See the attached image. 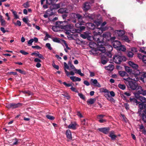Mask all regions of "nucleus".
I'll return each mask as SVG.
<instances>
[{
  "label": "nucleus",
  "instance_id": "nucleus-19",
  "mask_svg": "<svg viewBox=\"0 0 146 146\" xmlns=\"http://www.w3.org/2000/svg\"><path fill=\"white\" fill-rule=\"evenodd\" d=\"M128 63L130 66H131L134 69H135L136 70L138 68V65L135 64L131 61H129Z\"/></svg>",
  "mask_w": 146,
  "mask_h": 146
},
{
  "label": "nucleus",
  "instance_id": "nucleus-61",
  "mask_svg": "<svg viewBox=\"0 0 146 146\" xmlns=\"http://www.w3.org/2000/svg\"><path fill=\"white\" fill-rule=\"evenodd\" d=\"M23 92L24 93V94H27L29 95H31L32 94V93L29 91H24Z\"/></svg>",
  "mask_w": 146,
  "mask_h": 146
},
{
  "label": "nucleus",
  "instance_id": "nucleus-10",
  "mask_svg": "<svg viewBox=\"0 0 146 146\" xmlns=\"http://www.w3.org/2000/svg\"><path fill=\"white\" fill-rule=\"evenodd\" d=\"M135 90H137V91L136 93L134 94L135 97L136 98H139V94H142L143 90L142 89V87L140 86L137 87V88Z\"/></svg>",
  "mask_w": 146,
  "mask_h": 146
},
{
  "label": "nucleus",
  "instance_id": "nucleus-16",
  "mask_svg": "<svg viewBox=\"0 0 146 146\" xmlns=\"http://www.w3.org/2000/svg\"><path fill=\"white\" fill-rule=\"evenodd\" d=\"M112 43L113 47L114 48H116L117 50L118 48V47H119L121 44L120 42L117 40H115L113 41Z\"/></svg>",
  "mask_w": 146,
  "mask_h": 146
},
{
  "label": "nucleus",
  "instance_id": "nucleus-37",
  "mask_svg": "<svg viewBox=\"0 0 146 146\" xmlns=\"http://www.w3.org/2000/svg\"><path fill=\"white\" fill-rule=\"evenodd\" d=\"M130 102L133 103L134 104L135 103L137 105L138 102L137 100L135 98H130Z\"/></svg>",
  "mask_w": 146,
  "mask_h": 146
},
{
  "label": "nucleus",
  "instance_id": "nucleus-29",
  "mask_svg": "<svg viewBox=\"0 0 146 146\" xmlns=\"http://www.w3.org/2000/svg\"><path fill=\"white\" fill-rule=\"evenodd\" d=\"M96 100V99L95 98L92 99L91 98L88 100L87 101V103L88 104H93Z\"/></svg>",
  "mask_w": 146,
  "mask_h": 146
},
{
  "label": "nucleus",
  "instance_id": "nucleus-22",
  "mask_svg": "<svg viewBox=\"0 0 146 146\" xmlns=\"http://www.w3.org/2000/svg\"><path fill=\"white\" fill-rule=\"evenodd\" d=\"M90 8V3L88 2L85 3L84 5L83 9L85 10H87Z\"/></svg>",
  "mask_w": 146,
  "mask_h": 146
},
{
  "label": "nucleus",
  "instance_id": "nucleus-2",
  "mask_svg": "<svg viewBox=\"0 0 146 146\" xmlns=\"http://www.w3.org/2000/svg\"><path fill=\"white\" fill-rule=\"evenodd\" d=\"M67 24V21H58L56 23V26L59 28L64 27V29H65L67 31L66 33H73L75 31L74 30V26L72 24H69L68 25H64L63 23Z\"/></svg>",
  "mask_w": 146,
  "mask_h": 146
},
{
  "label": "nucleus",
  "instance_id": "nucleus-3",
  "mask_svg": "<svg viewBox=\"0 0 146 146\" xmlns=\"http://www.w3.org/2000/svg\"><path fill=\"white\" fill-rule=\"evenodd\" d=\"M102 92L104 93V96L107 100L111 102H115V100L112 97L115 96V94L113 91L110 92L107 89H104Z\"/></svg>",
  "mask_w": 146,
  "mask_h": 146
},
{
  "label": "nucleus",
  "instance_id": "nucleus-64",
  "mask_svg": "<svg viewBox=\"0 0 146 146\" xmlns=\"http://www.w3.org/2000/svg\"><path fill=\"white\" fill-rule=\"evenodd\" d=\"M142 60L144 63H146V56H143Z\"/></svg>",
  "mask_w": 146,
  "mask_h": 146
},
{
  "label": "nucleus",
  "instance_id": "nucleus-26",
  "mask_svg": "<svg viewBox=\"0 0 146 146\" xmlns=\"http://www.w3.org/2000/svg\"><path fill=\"white\" fill-rule=\"evenodd\" d=\"M121 38L122 40L126 42H129L130 41L128 37L125 35L121 37Z\"/></svg>",
  "mask_w": 146,
  "mask_h": 146
},
{
  "label": "nucleus",
  "instance_id": "nucleus-9",
  "mask_svg": "<svg viewBox=\"0 0 146 146\" xmlns=\"http://www.w3.org/2000/svg\"><path fill=\"white\" fill-rule=\"evenodd\" d=\"M125 81H129L133 80L135 81H137L139 80V78L138 76L135 75L133 73H131L130 76L126 78H124Z\"/></svg>",
  "mask_w": 146,
  "mask_h": 146
},
{
  "label": "nucleus",
  "instance_id": "nucleus-50",
  "mask_svg": "<svg viewBox=\"0 0 146 146\" xmlns=\"http://www.w3.org/2000/svg\"><path fill=\"white\" fill-rule=\"evenodd\" d=\"M78 96H79L80 98L84 100L85 99V96L81 93H78Z\"/></svg>",
  "mask_w": 146,
  "mask_h": 146
},
{
  "label": "nucleus",
  "instance_id": "nucleus-54",
  "mask_svg": "<svg viewBox=\"0 0 146 146\" xmlns=\"http://www.w3.org/2000/svg\"><path fill=\"white\" fill-rule=\"evenodd\" d=\"M146 115H143L142 116V119L144 122H146V112L145 113Z\"/></svg>",
  "mask_w": 146,
  "mask_h": 146
},
{
  "label": "nucleus",
  "instance_id": "nucleus-53",
  "mask_svg": "<svg viewBox=\"0 0 146 146\" xmlns=\"http://www.w3.org/2000/svg\"><path fill=\"white\" fill-rule=\"evenodd\" d=\"M23 21L24 22H25L26 24L27 23H28V21H29V20L28 18L25 17H24L23 18Z\"/></svg>",
  "mask_w": 146,
  "mask_h": 146
},
{
  "label": "nucleus",
  "instance_id": "nucleus-7",
  "mask_svg": "<svg viewBox=\"0 0 146 146\" xmlns=\"http://www.w3.org/2000/svg\"><path fill=\"white\" fill-rule=\"evenodd\" d=\"M106 48L107 49V50L108 52V53L106 52V51L105 52L103 53L102 52H100V54L101 55V56H103L105 55V56H104V58L107 59V58L106 57H105V56H107L109 57H111V54L110 53V52L112 51L113 50V48L110 45H107L106 46Z\"/></svg>",
  "mask_w": 146,
  "mask_h": 146
},
{
  "label": "nucleus",
  "instance_id": "nucleus-39",
  "mask_svg": "<svg viewBox=\"0 0 146 146\" xmlns=\"http://www.w3.org/2000/svg\"><path fill=\"white\" fill-rule=\"evenodd\" d=\"M84 15L85 17H88L90 19H94V16L93 15H90L88 14L87 15L86 13H85V14H84Z\"/></svg>",
  "mask_w": 146,
  "mask_h": 146
},
{
  "label": "nucleus",
  "instance_id": "nucleus-5",
  "mask_svg": "<svg viewBox=\"0 0 146 146\" xmlns=\"http://www.w3.org/2000/svg\"><path fill=\"white\" fill-rule=\"evenodd\" d=\"M126 59L125 56L119 55H115L113 58V61L117 64L120 63L122 61H125Z\"/></svg>",
  "mask_w": 146,
  "mask_h": 146
},
{
  "label": "nucleus",
  "instance_id": "nucleus-51",
  "mask_svg": "<svg viewBox=\"0 0 146 146\" xmlns=\"http://www.w3.org/2000/svg\"><path fill=\"white\" fill-rule=\"evenodd\" d=\"M70 89L72 91L74 92H75L76 93H78V92L77 90L74 87H71L70 88Z\"/></svg>",
  "mask_w": 146,
  "mask_h": 146
},
{
  "label": "nucleus",
  "instance_id": "nucleus-12",
  "mask_svg": "<svg viewBox=\"0 0 146 146\" xmlns=\"http://www.w3.org/2000/svg\"><path fill=\"white\" fill-rule=\"evenodd\" d=\"M111 36V34L110 33V32H107L104 33L103 36H100V38H99L100 40H101V39H102L103 41H104L102 40L103 38H105L107 40H110Z\"/></svg>",
  "mask_w": 146,
  "mask_h": 146
},
{
  "label": "nucleus",
  "instance_id": "nucleus-15",
  "mask_svg": "<svg viewBox=\"0 0 146 146\" xmlns=\"http://www.w3.org/2000/svg\"><path fill=\"white\" fill-rule=\"evenodd\" d=\"M115 35L121 37L124 34V33L122 30H116L114 31Z\"/></svg>",
  "mask_w": 146,
  "mask_h": 146
},
{
  "label": "nucleus",
  "instance_id": "nucleus-11",
  "mask_svg": "<svg viewBox=\"0 0 146 146\" xmlns=\"http://www.w3.org/2000/svg\"><path fill=\"white\" fill-rule=\"evenodd\" d=\"M90 83L91 85H92L95 87H98L99 88H100L101 87L100 84L98 82L96 79H91Z\"/></svg>",
  "mask_w": 146,
  "mask_h": 146
},
{
  "label": "nucleus",
  "instance_id": "nucleus-30",
  "mask_svg": "<svg viewBox=\"0 0 146 146\" xmlns=\"http://www.w3.org/2000/svg\"><path fill=\"white\" fill-rule=\"evenodd\" d=\"M58 0H46V3L48 5L56 3Z\"/></svg>",
  "mask_w": 146,
  "mask_h": 146
},
{
  "label": "nucleus",
  "instance_id": "nucleus-60",
  "mask_svg": "<svg viewBox=\"0 0 146 146\" xmlns=\"http://www.w3.org/2000/svg\"><path fill=\"white\" fill-rule=\"evenodd\" d=\"M32 47L33 48H36L37 49H40L41 48L38 46L37 45L36 46H32Z\"/></svg>",
  "mask_w": 146,
  "mask_h": 146
},
{
  "label": "nucleus",
  "instance_id": "nucleus-20",
  "mask_svg": "<svg viewBox=\"0 0 146 146\" xmlns=\"http://www.w3.org/2000/svg\"><path fill=\"white\" fill-rule=\"evenodd\" d=\"M114 68V66L112 64H110L107 66L105 67V69L110 71H112Z\"/></svg>",
  "mask_w": 146,
  "mask_h": 146
},
{
  "label": "nucleus",
  "instance_id": "nucleus-59",
  "mask_svg": "<svg viewBox=\"0 0 146 146\" xmlns=\"http://www.w3.org/2000/svg\"><path fill=\"white\" fill-rule=\"evenodd\" d=\"M82 41L78 39H77L76 40V42L78 44H81L82 43Z\"/></svg>",
  "mask_w": 146,
  "mask_h": 146
},
{
  "label": "nucleus",
  "instance_id": "nucleus-24",
  "mask_svg": "<svg viewBox=\"0 0 146 146\" xmlns=\"http://www.w3.org/2000/svg\"><path fill=\"white\" fill-rule=\"evenodd\" d=\"M109 136L113 140H114L117 137V136L114 134V132L113 131H111L110 133Z\"/></svg>",
  "mask_w": 146,
  "mask_h": 146
},
{
  "label": "nucleus",
  "instance_id": "nucleus-63",
  "mask_svg": "<svg viewBox=\"0 0 146 146\" xmlns=\"http://www.w3.org/2000/svg\"><path fill=\"white\" fill-rule=\"evenodd\" d=\"M33 42V39H30L28 42V44L29 45H31L32 44V43Z\"/></svg>",
  "mask_w": 146,
  "mask_h": 146
},
{
  "label": "nucleus",
  "instance_id": "nucleus-48",
  "mask_svg": "<svg viewBox=\"0 0 146 146\" xmlns=\"http://www.w3.org/2000/svg\"><path fill=\"white\" fill-rule=\"evenodd\" d=\"M23 6L24 7L27 8L29 7V4L28 2H27L23 4Z\"/></svg>",
  "mask_w": 146,
  "mask_h": 146
},
{
  "label": "nucleus",
  "instance_id": "nucleus-47",
  "mask_svg": "<svg viewBox=\"0 0 146 146\" xmlns=\"http://www.w3.org/2000/svg\"><path fill=\"white\" fill-rule=\"evenodd\" d=\"M127 55L129 57H132L133 55V54L132 52L130 51L128 52Z\"/></svg>",
  "mask_w": 146,
  "mask_h": 146
},
{
  "label": "nucleus",
  "instance_id": "nucleus-34",
  "mask_svg": "<svg viewBox=\"0 0 146 146\" xmlns=\"http://www.w3.org/2000/svg\"><path fill=\"white\" fill-rule=\"evenodd\" d=\"M119 73L120 76L122 77L127 76V73L125 72L120 71Z\"/></svg>",
  "mask_w": 146,
  "mask_h": 146
},
{
  "label": "nucleus",
  "instance_id": "nucleus-1",
  "mask_svg": "<svg viewBox=\"0 0 146 146\" xmlns=\"http://www.w3.org/2000/svg\"><path fill=\"white\" fill-rule=\"evenodd\" d=\"M96 40L97 44L93 42H90L89 44V46L92 49L91 52L92 54H96L97 53H99L100 52H102L103 53L105 52L106 48L104 46L103 41L101 39L100 40L99 38H97Z\"/></svg>",
  "mask_w": 146,
  "mask_h": 146
},
{
  "label": "nucleus",
  "instance_id": "nucleus-27",
  "mask_svg": "<svg viewBox=\"0 0 146 146\" xmlns=\"http://www.w3.org/2000/svg\"><path fill=\"white\" fill-rule=\"evenodd\" d=\"M137 104L138 105L140 109V111H141L145 107V106L143 105V103L138 102Z\"/></svg>",
  "mask_w": 146,
  "mask_h": 146
},
{
  "label": "nucleus",
  "instance_id": "nucleus-46",
  "mask_svg": "<svg viewBox=\"0 0 146 146\" xmlns=\"http://www.w3.org/2000/svg\"><path fill=\"white\" fill-rule=\"evenodd\" d=\"M46 46L47 47L49 50H51L52 49V48L51 46V45L49 43H47L46 44Z\"/></svg>",
  "mask_w": 146,
  "mask_h": 146
},
{
  "label": "nucleus",
  "instance_id": "nucleus-36",
  "mask_svg": "<svg viewBox=\"0 0 146 146\" xmlns=\"http://www.w3.org/2000/svg\"><path fill=\"white\" fill-rule=\"evenodd\" d=\"M146 50V47H142L140 48V51L146 54V51H145Z\"/></svg>",
  "mask_w": 146,
  "mask_h": 146
},
{
  "label": "nucleus",
  "instance_id": "nucleus-32",
  "mask_svg": "<svg viewBox=\"0 0 146 146\" xmlns=\"http://www.w3.org/2000/svg\"><path fill=\"white\" fill-rule=\"evenodd\" d=\"M11 11L14 16L15 19H19V16L17 14V13L16 11H13V10H11Z\"/></svg>",
  "mask_w": 146,
  "mask_h": 146
},
{
  "label": "nucleus",
  "instance_id": "nucleus-13",
  "mask_svg": "<svg viewBox=\"0 0 146 146\" xmlns=\"http://www.w3.org/2000/svg\"><path fill=\"white\" fill-rule=\"evenodd\" d=\"M21 104H7L6 106L8 108H15L18 107Z\"/></svg>",
  "mask_w": 146,
  "mask_h": 146
},
{
  "label": "nucleus",
  "instance_id": "nucleus-49",
  "mask_svg": "<svg viewBox=\"0 0 146 146\" xmlns=\"http://www.w3.org/2000/svg\"><path fill=\"white\" fill-rule=\"evenodd\" d=\"M64 63L65 70H66V69L68 70L69 69V66L67 63L65 62H64Z\"/></svg>",
  "mask_w": 146,
  "mask_h": 146
},
{
  "label": "nucleus",
  "instance_id": "nucleus-17",
  "mask_svg": "<svg viewBox=\"0 0 146 146\" xmlns=\"http://www.w3.org/2000/svg\"><path fill=\"white\" fill-rule=\"evenodd\" d=\"M77 125L76 122H71L68 125V127L69 129L75 130L76 129V126Z\"/></svg>",
  "mask_w": 146,
  "mask_h": 146
},
{
  "label": "nucleus",
  "instance_id": "nucleus-58",
  "mask_svg": "<svg viewBox=\"0 0 146 146\" xmlns=\"http://www.w3.org/2000/svg\"><path fill=\"white\" fill-rule=\"evenodd\" d=\"M80 36L84 39H85L87 38V35H85L84 34H80Z\"/></svg>",
  "mask_w": 146,
  "mask_h": 146
},
{
  "label": "nucleus",
  "instance_id": "nucleus-6",
  "mask_svg": "<svg viewBox=\"0 0 146 146\" xmlns=\"http://www.w3.org/2000/svg\"><path fill=\"white\" fill-rule=\"evenodd\" d=\"M94 30L93 31V32L94 35V38L95 39V37L97 35H100L102 33L103 31L106 30L107 29L106 28H102L100 27V28H94Z\"/></svg>",
  "mask_w": 146,
  "mask_h": 146
},
{
  "label": "nucleus",
  "instance_id": "nucleus-62",
  "mask_svg": "<svg viewBox=\"0 0 146 146\" xmlns=\"http://www.w3.org/2000/svg\"><path fill=\"white\" fill-rule=\"evenodd\" d=\"M52 66L57 70L59 69V66L58 65H56L54 63H53L52 64Z\"/></svg>",
  "mask_w": 146,
  "mask_h": 146
},
{
  "label": "nucleus",
  "instance_id": "nucleus-56",
  "mask_svg": "<svg viewBox=\"0 0 146 146\" xmlns=\"http://www.w3.org/2000/svg\"><path fill=\"white\" fill-rule=\"evenodd\" d=\"M63 84L66 87H69L70 86H72L71 84H67L66 82H64L63 83Z\"/></svg>",
  "mask_w": 146,
  "mask_h": 146
},
{
  "label": "nucleus",
  "instance_id": "nucleus-42",
  "mask_svg": "<svg viewBox=\"0 0 146 146\" xmlns=\"http://www.w3.org/2000/svg\"><path fill=\"white\" fill-rule=\"evenodd\" d=\"M46 117L47 119L50 120H53L55 118L54 117L48 115H46Z\"/></svg>",
  "mask_w": 146,
  "mask_h": 146
},
{
  "label": "nucleus",
  "instance_id": "nucleus-45",
  "mask_svg": "<svg viewBox=\"0 0 146 146\" xmlns=\"http://www.w3.org/2000/svg\"><path fill=\"white\" fill-rule=\"evenodd\" d=\"M52 40L55 42L60 43V40L57 38H54L52 39Z\"/></svg>",
  "mask_w": 146,
  "mask_h": 146
},
{
  "label": "nucleus",
  "instance_id": "nucleus-23",
  "mask_svg": "<svg viewBox=\"0 0 146 146\" xmlns=\"http://www.w3.org/2000/svg\"><path fill=\"white\" fill-rule=\"evenodd\" d=\"M58 12L59 13H68V10L66 8H61L58 10Z\"/></svg>",
  "mask_w": 146,
  "mask_h": 146
},
{
  "label": "nucleus",
  "instance_id": "nucleus-18",
  "mask_svg": "<svg viewBox=\"0 0 146 146\" xmlns=\"http://www.w3.org/2000/svg\"><path fill=\"white\" fill-rule=\"evenodd\" d=\"M86 26L89 29L93 30L95 27V26L93 23H89L86 24Z\"/></svg>",
  "mask_w": 146,
  "mask_h": 146
},
{
  "label": "nucleus",
  "instance_id": "nucleus-43",
  "mask_svg": "<svg viewBox=\"0 0 146 146\" xmlns=\"http://www.w3.org/2000/svg\"><path fill=\"white\" fill-rule=\"evenodd\" d=\"M62 96H63L64 97L66 98L68 100H69L70 98V97L69 96L67 93H65L64 94H62Z\"/></svg>",
  "mask_w": 146,
  "mask_h": 146
},
{
  "label": "nucleus",
  "instance_id": "nucleus-35",
  "mask_svg": "<svg viewBox=\"0 0 146 146\" xmlns=\"http://www.w3.org/2000/svg\"><path fill=\"white\" fill-rule=\"evenodd\" d=\"M141 72H140L139 70H136L135 72H134L133 73L135 75H136V76H138L139 75L141 76Z\"/></svg>",
  "mask_w": 146,
  "mask_h": 146
},
{
  "label": "nucleus",
  "instance_id": "nucleus-21",
  "mask_svg": "<svg viewBox=\"0 0 146 146\" xmlns=\"http://www.w3.org/2000/svg\"><path fill=\"white\" fill-rule=\"evenodd\" d=\"M66 137L68 139L71 140L72 139L71 133L70 131L69 130H67L66 132Z\"/></svg>",
  "mask_w": 146,
  "mask_h": 146
},
{
  "label": "nucleus",
  "instance_id": "nucleus-28",
  "mask_svg": "<svg viewBox=\"0 0 146 146\" xmlns=\"http://www.w3.org/2000/svg\"><path fill=\"white\" fill-rule=\"evenodd\" d=\"M74 71L75 72V73L78 74L81 76H84V74L81 73V70L80 69H75Z\"/></svg>",
  "mask_w": 146,
  "mask_h": 146
},
{
  "label": "nucleus",
  "instance_id": "nucleus-14",
  "mask_svg": "<svg viewBox=\"0 0 146 146\" xmlns=\"http://www.w3.org/2000/svg\"><path fill=\"white\" fill-rule=\"evenodd\" d=\"M98 130L105 134H108L110 128L109 127H103L98 129Z\"/></svg>",
  "mask_w": 146,
  "mask_h": 146
},
{
  "label": "nucleus",
  "instance_id": "nucleus-31",
  "mask_svg": "<svg viewBox=\"0 0 146 146\" xmlns=\"http://www.w3.org/2000/svg\"><path fill=\"white\" fill-rule=\"evenodd\" d=\"M117 50L123 51H125L126 50V48L125 46L121 45V44L119 47H118Z\"/></svg>",
  "mask_w": 146,
  "mask_h": 146
},
{
  "label": "nucleus",
  "instance_id": "nucleus-38",
  "mask_svg": "<svg viewBox=\"0 0 146 146\" xmlns=\"http://www.w3.org/2000/svg\"><path fill=\"white\" fill-rule=\"evenodd\" d=\"M118 87L121 89L124 90L125 89V86L124 84H119L118 85Z\"/></svg>",
  "mask_w": 146,
  "mask_h": 146
},
{
  "label": "nucleus",
  "instance_id": "nucleus-33",
  "mask_svg": "<svg viewBox=\"0 0 146 146\" xmlns=\"http://www.w3.org/2000/svg\"><path fill=\"white\" fill-rule=\"evenodd\" d=\"M142 102V103L146 102V98L143 96H139V98H137Z\"/></svg>",
  "mask_w": 146,
  "mask_h": 146
},
{
  "label": "nucleus",
  "instance_id": "nucleus-25",
  "mask_svg": "<svg viewBox=\"0 0 146 146\" xmlns=\"http://www.w3.org/2000/svg\"><path fill=\"white\" fill-rule=\"evenodd\" d=\"M0 21L1 23V25L2 26H5L6 24V22L4 19L3 17L0 15Z\"/></svg>",
  "mask_w": 146,
  "mask_h": 146
},
{
  "label": "nucleus",
  "instance_id": "nucleus-40",
  "mask_svg": "<svg viewBox=\"0 0 146 146\" xmlns=\"http://www.w3.org/2000/svg\"><path fill=\"white\" fill-rule=\"evenodd\" d=\"M81 123L83 125H87L88 123V119H84L83 120L81 121Z\"/></svg>",
  "mask_w": 146,
  "mask_h": 146
},
{
  "label": "nucleus",
  "instance_id": "nucleus-57",
  "mask_svg": "<svg viewBox=\"0 0 146 146\" xmlns=\"http://www.w3.org/2000/svg\"><path fill=\"white\" fill-rule=\"evenodd\" d=\"M47 14L49 15H51L54 14L53 13H52V11L50 10V11H48L47 12Z\"/></svg>",
  "mask_w": 146,
  "mask_h": 146
},
{
  "label": "nucleus",
  "instance_id": "nucleus-52",
  "mask_svg": "<svg viewBox=\"0 0 146 146\" xmlns=\"http://www.w3.org/2000/svg\"><path fill=\"white\" fill-rule=\"evenodd\" d=\"M69 65L70 68H71L72 69L74 70V71L75 70V69H76L74 66L71 63H70L69 64Z\"/></svg>",
  "mask_w": 146,
  "mask_h": 146
},
{
  "label": "nucleus",
  "instance_id": "nucleus-8",
  "mask_svg": "<svg viewBox=\"0 0 146 146\" xmlns=\"http://www.w3.org/2000/svg\"><path fill=\"white\" fill-rule=\"evenodd\" d=\"M125 83L128 85L129 87L133 90H135L139 86L136 82L131 81H125Z\"/></svg>",
  "mask_w": 146,
  "mask_h": 146
},
{
  "label": "nucleus",
  "instance_id": "nucleus-44",
  "mask_svg": "<svg viewBox=\"0 0 146 146\" xmlns=\"http://www.w3.org/2000/svg\"><path fill=\"white\" fill-rule=\"evenodd\" d=\"M15 70L22 74H26V72L25 71L22 70L21 69H17Z\"/></svg>",
  "mask_w": 146,
  "mask_h": 146
},
{
  "label": "nucleus",
  "instance_id": "nucleus-55",
  "mask_svg": "<svg viewBox=\"0 0 146 146\" xmlns=\"http://www.w3.org/2000/svg\"><path fill=\"white\" fill-rule=\"evenodd\" d=\"M94 23L97 27L99 26L101 24V22L100 21H96L94 22Z\"/></svg>",
  "mask_w": 146,
  "mask_h": 146
},
{
  "label": "nucleus",
  "instance_id": "nucleus-41",
  "mask_svg": "<svg viewBox=\"0 0 146 146\" xmlns=\"http://www.w3.org/2000/svg\"><path fill=\"white\" fill-rule=\"evenodd\" d=\"M13 23L15 25H18L19 26H20L21 25V21L19 20H17V21L16 23H15L13 21Z\"/></svg>",
  "mask_w": 146,
  "mask_h": 146
},
{
  "label": "nucleus",
  "instance_id": "nucleus-4",
  "mask_svg": "<svg viewBox=\"0 0 146 146\" xmlns=\"http://www.w3.org/2000/svg\"><path fill=\"white\" fill-rule=\"evenodd\" d=\"M69 19H67L68 21H71L74 23L76 22V18H77L79 21L82 20V17L80 15L78 14L74 13H70L69 16Z\"/></svg>",
  "mask_w": 146,
  "mask_h": 146
}]
</instances>
